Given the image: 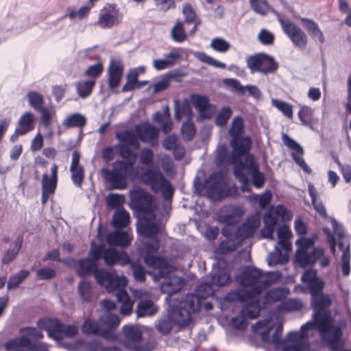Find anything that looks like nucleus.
Here are the masks:
<instances>
[{"label": "nucleus", "instance_id": "a18cd8bd", "mask_svg": "<svg viewBox=\"0 0 351 351\" xmlns=\"http://www.w3.org/2000/svg\"><path fill=\"white\" fill-rule=\"evenodd\" d=\"M331 223L332 226V229L334 232L337 234L338 239V247L339 250L343 252L348 247V251L350 252V244H346L344 243V231L342 226L336 221L335 219L332 218L331 219ZM343 253H342L343 254Z\"/></svg>", "mask_w": 351, "mask_h": 351}, {"label": "nucleus", "instance_id": "f03ea898", "mask_svg": "<svg viewBox=\"0 0 351 351\" xmlns=\"http://www.w3.org/2000/svg\"><path fill=\"white\" fill-rule=\"evenodd\" d=\"M271 280L269 278L263 280L260 285H257L250 289H241L229 292L226 298L228 300H237L243 304V308H247L250 311H258L260 313L261 304L258 298V295L267 289L271 284Z\"/></svg>", "mask_w": 351, "mask_h": 351}, {"label": "nucleus", "instance_id": "f8f14e48", "mask_svg": "<svg viewBox=\"0 0 351 351\" xmlns=\"http://www.w3.org/2000/svg\"><path fill=\"white\" fill-rule=\"evenodd\" d=\"M212 285L211 282L202 283L197 288V293L186 294L180 300L184 302H186L189 297H195L197 302H194L193 304L190 305V306H186V308L191 313L198 312L202 306L203 300L211 294Z\"/></svg>", "mask_w": 351, "mask_h": 351}, {"label": "nucleus", "instance_id": "ddd939ff", "mask_svg": "<svg viewBox=\"0 0 351 351\" xmlns=\"http://www.w3.org/2000/svg\"><path fill=\"white\" fill-rule=\"evenodd\" d=\"M184 281L182 278L178 277L177 276H172L164 280L162 283L161 284L160 289L162 293H167V297L166 298V301L168 302V304L171 302V301L178 299L181 300L184 296L178 297L174 298H171L174 294L179 292L184 286Z\"/></svg>", "mask_w": 351, "mask_h": 351}, {"label": "nucleus", "instance_id": "0eeeda50", "mask_svg": "<svg viewBox=\"0 0 351 351\" xmlns=\"http://www.w3.org/2000/svg\"><path fill=\"white\" fill-rule=\"evenodd\" d=\"M252 139L249 136H239L232 137L230 141V145L232 148L231 153L230 162L234 167L239 166L241 162H243L241 160L244 156V160L248 155H253L249 152L252 147Z\"/></svg>", "mask_w": 351, "mask_h": 351}, {"label": "nucleus", "instance_id": "bf43d9fd", "mask_svg": "<svg viewBox=\"0 0 351 351\" xmlns=\"http://www.w3.org/2000/svg\"><path fill=\"white\" fill-rule=\"evenodd\" d=\"M171 38L173 41L180 43L186 39V34L185 32L182 23L178 21L171 32Z\"/></svg>", "mask_w": 351, "mask_h": 351}, {"label": "nucleus", "instance_id": "4c0bfd02", "mask_svg": "<svg viewBox=\"0 0 351 351\" xmlns=\"http://www.w3.org/2000/svg\"><path fill=\"white\" fill-rule=\"evenodd\" d=\"M115 137L119 141V143L128 145V146H138L137 135L130 130H122L117 132Z\"/></svg>", "mask_w": 351, "mask_h": 351}, {"label": "nucleus", "instance_id": "20e7f679", "mask_svg": "<svg viewBox=\"0 0 351 351\" xmlns=\"http://www.w3.org/2000/svg\"><path fill=\"white\" fill-rule=\"evenodd\" d=\"M144 177L145 182L150 186L152 191L161 192L163 198L167 201L172 199L174 189L160 170L149 169L144 173Z\"/></svg>", "mask_w": 351, "mask_h": 351}, {"label": "nucleus", "instance_id": "393cba45", "mask_svg": "<svg viewBox=\"0 0 351 351\" xmlns=\"http://www.w3.org/2000/svg\"><path fill=\"white\" fill-rule=\"evenodd\" d=\"M106 179L111 185V189L123 190L127 187V178L108 169H103Z\"/></svg>", "mask_w": 351, "mask_h": 351}, {"label": "nucleus", "instance_id": "6e6552de", "mask_svg": "<svg viewBox=\"0 0 351 351\" xmlns=\"http://www.w3.org/2000/svg\"><path fill=\"white\" fill-rule=\"evenodd\" d=\"M322 339L331 350H337L343 346V327L340 325L329 324L319 330Z\"/></svg>", "mask_w": 351, "mask_h": 351}, {"label": "nucleus", "instance_id": "a878e982", "mask_svg": "<svg viewBox=\"0 0 351 351\" xmlns=\"http://www.w3.org/2000/svg\"><path fill=\"white\" fill-rule=\"evenodd\" d=\"M257 226L255 224L254 221L248 219L246 222L242 225L237 227L236 229V239L240 243L241 241L252 237Z\"/></svg>", "mask_w": 351, "mask_h": 351}, {"label": "nucleus", "instance_id": "7ed1b4c3", "mask_svg": "<svg viewBox=\"0 0 351 351\" xmlns=\"http://www.w3.org/2000/svg\"><path fill=\"white\" fill-rule=\"evenodd\" d=\"M130 206L138 217L147 219L148 217H154L156 204L152 195L145 190L138 188L130 191Z\"/></svg>", "mask_w": 351, "mask_h": 351}, {"label": "nucleus", "instance_id": "e2e57ef3", "mask_svg": "<svg viewBox=\"0 0 351 351\" xmlns=\"http://www.w3.org/2000/svg\"><path fill=\"white\" fill-rule=\"evenodd\" d=\"M230 280L229 274L222 270H218L213 274L211 277V284L217 287L224 286Z\"/></svg>", "mask_w": 351, "mask_h": 351}, {"label": "nucleus", "instance_id": "2f4dec72", "mask_svg": "<svg viewBox=\"0 0 351 351\" xmlns=\"http://www.w3.org/2000/svg\"><path fill=\"white\" fill-rule=\"evenodd\" d=\"M62 125L66 128H83L86 124V118L84 115L76 112L69 114L63 121Z\"/></svg>", "mask_w": 351, "mask_h": 351}, {"label": "nucleus", "instance_id": "c9c22d12", "mask_svg": "<svg viewBox=\"0 0 351 351\" xmlns=\"http://www.w3.org/2000/svg\"><path fill=\"white\" fill-rule=\"evenodd\" d=\"M23 242L22 237L19 236L16 239L14 242V247L12 249L9 248L5 252L1 260L3 264H9L15 258L22 247Z\"/></svg>", "mask_w": 351, "mask_h": 351}, {"label": "nucleus", "instance_id": "6e6d98bb", "mask_svg": "<svg viewBox=\"0 0 351 351\" xmlns=\"http://www.w3.org/2000/svg\"><path fill=\"white\" fill-rule=\"evenodd\" d=\"M304 305L301 300L298 299H289L282 302L278 306V308L285 312H293L300 311Z\"/></svg>", "mask_w": 351, "mask_h": 351}, {"label": "nucleus", "instance_id": "4be33fe9", "mask_svg": "<svg viewBox=\"0 0 351 351\" xmlns=\"http://www.w3.org/2000/svg\"><path fill=\"white\" fill-rule=\"evenodd\" d=\"M136 135L138 139L139 138L143 143H152L158 136V129L147 123H144L138 125L136 127Z\"/></svg>", "mask_w": 351, "mask_h": 351}, {"label": "nucleus", "instance_id": "f257e3e1", "mask_svg": "<svg viewBox=\"0 0 351 351\" xmlns=\"http://www.w3.org/2000/svg\"><path fill=\"white\" fill-rule=\"evenodd\" d=\"M194 302H197L195 297H189L186 302L175 299L169 304L168 313L162 317L156 324L157 330L162 335L169 334L174 325L179 327H186L191 322V313L187 310Z\"/></svg>", "mask_w": 351, "mask_h": 351}, {"label": "nucleus", "instance_id": "338daca9", "mask_svg": "<svg viewBox=\"0 0 351 351\" xmlns=\"http://www.w3.org/2000/svg\"><path fill=\"white\" fill-rule=\"evenodd\" d=\"M232 110L230 107H223L216 117L215 123L217 125L223 127L227 124L228 119L232 115Z\"/></svg>", "mask_w": 351, "mask_h": 351}, {"label": "nucleus", "instance_id": "1a4fd4ad", "mask_svg": "<svg viewBox=\"0 0 351 351\" xmlns=\"http://www.w3.org/2000/svg\"><path fill=\"white\" fill-rule=\"evenodd\" d=\"M117 14L118 10L116 5L107 3L100 10L96 25L104 29H111L121 22V19L119 18Z\"/></svg>", "mask_w": 351, "mask_h": 351}, {"label": "nucleus", "instance_id": "69168bd1", "mask_svg": "<svg viewBox=\"0 0 351 351\" xmlns=\"http://www.w3.org/2000/svg\"><path fill=\"white\" fill-rule=\"evenodd\" d=\"M243 126V118L241 116L235 117L232 121V125L229 130V134L231 138L241 136V133Z\"/></svg>", "mask_w": 351, "mask_h": 351}, {"label": "nucleus", "instance_id": "6ab92c4d", "mask_svg": "<svg viewBox=\"0 0 351 351\" xmlns=\"http://www.w3.org/2000/svg\"><path fill=\"white\" fill-rule=\"evenodd\" d=\"M322 256L324 250L322 248H314L311 253L308 251L295 253V261L301 267H306L313 265Z\"/></svg>", "mask_w": 351, "mask_h": 351}, {"label": "nucleus", "instance_id": "cd10ccee", "mask_svg": "<svg viewBox=\"0 0 351 351\" xmlns=\"http://www.w3.org/2000/svg\"><path fill=\"white\" fill-rule=\"evenodd\" d=\"M130 221L129 213L121 207L114 213L111 223L115 230H119L127 227Z\"/></svg>", "mask_w": 351, "mask_h": 351}, {"label": "nucleus", "instance_id": "2eb2a0df", "mask_svg": "<svg viewBox=\"0 0 351 351\" xmlns=\"http://www.w3.org/2000/svg\"><path fill=\"white\" fill-rule=\"evenodd\" d=\"M263 273L261 269L256 267H246L239 276L237 277V280L243 287H254L260 285L263 280H260L263 276Z\"/></svg>", "mask_w": 351, "mask_h": 351}, {"label": "nucleus", "instance_id": "c85d7f7f", "mask_svg": "<svg viewBox=\"0 0 351 351\" xmlns=\"http://www.w3.org/2000/svg\"><path fill=\"white\" fill-rule=\"evenodd\" d=\"M78 265L77 274L82 278H84L91 274H94L98 267L97 263L89 257L80 259L78 262Z\"/></svg>", "mask_w": 351, "mask_h": 351}, {"label": "nucleus", "instance_id": "8fccbe9b", "mask_svg": "<svg viewBox=\"0 0 351 351\" xmlns=\"http://www.w3.org/2000/svg\"><path fill=\"white\" fill-rule=\"evenodd\" d=\"M264 54L265 53H258L246 58V64L251 73H259Z\"/></svg>", "mask_w": 351, "mask_h": 351}, {"label": "nucleus", "instance_id": "f704fd0d", "mask_svg": "<svg viewBox=\"0 0 351 351\" xmlns=\"http://www.w3.org/2000/svg\"><path fill=\"white\" fill-rule=\"evenodd\" d=\"M130 267L132 272L134 279L140 282H143L146 280V274L152 275V272L147 271L139 261H131L130 260Z\"/></svg>", "mask_w": 351, "mask_h": 351}, {"label": "nucleus", "instance_id": "4468645a", "mask_svg": "<svg viewBox=\"0 0 351 351\" xmlns=\"http://www.w3.org/2000/svg\"><path fill=\"white\" fill-rule=\"evenodd\" d=\"M104 261L110 267L116 264L124 266L130 263V256L126 252L118 251L113 246H110L105 250Z\"/></svg>", "mask_w": 351, "mask_h": 351}, {"label": "nucleus", "instance_id": "5701e85b", "mask_svg": "<svg viewBox=\"0 0 351 351\" xmlns=\"http://www.w3.org/2000/svg\"><path fill=\"white\" fill-rule=\"evenodd\" d=\"M165 59H155L153 60V66L156 71H162L171 67L176 64L181 58V53L177 50L171 51L164 55Z\"/></svg>", "mask_w": 351, "mask_h": 351}, {"label": "nucleus", "instance_id": "9b49d317", "mask_svg": "<svg viewBox=\"0 0 351 351\" xmlns=\"http://www.w3.org/2000/svg\"><path fill=\"white\" fill-rule=\"evenodd\" d=\"M239 166L243 167V171L247 170L251 176L252 184L256 188L263 187L265 182V176L263 172L259 171L258 165L256 162L254 155L247 156L244 162H241Z\"/></svg>", "mask_w": 351, "mask_h": 351}, {"label": "nucleus", "instance_id": "58836bf2", "mask_svg": "<svg viewBox=\"0 0 351 351\" xmlns=\"http://www.w3.org/2000/svg\"><path fill=\"white\" fill-rule=\"evenodd\" d=\"M331 304V299L323 293L311 295V305L313 309L326 310Z\"/></svg>", "mask_w": 351, "mask_h": 351}, {"label": "nucleus", "instance_id": "3c124183", "mask_svg": "<svg viewBox=\"0 0 351 351\" xmlns=\"http://www.w3.org/2000/svg\"><path fill=\"white\" fill-rule=\"evenodd\" d=\"M125 338L132 342H139L142 339L141 331L135 326L125 325L123 328Z\"/></svg>", "mask_w": 351, "mask_h": 351}, {"label": "nucleus", "instance_id": "412c9836", "mask_svg": "<svg viewBox=\"0 0 351 351\" xmlns=\"http://www.w3.org/2000/svg\"><path fill=\"white\" fill-rule=\"evenodd\" d=\"M132 237L127 231L116 230L110 232L106 237V241L110 246L127 247L131 243Z\"/></svg>", "mask_w": 351, "mask_h": 351}, {"label": "nucleus", "instance_id": "7c9ffc66", "mask_svg": "<svg viewBox=\"0 0 351 351\" xmlns=\"http://www.w3.org/2000/svg\"><path fill=\"white\" fill-rule=\"evenodd\" d=\"M300 20L312 38H317L321 44L325 42L324 34L317 23L312 19L304 17L301 18Z\"/></svg>", "mask_w": 351, "mask_h": 351}, {"label": "nucleus", "instance_id": "4d7b16f0", "mask_svg": "<svg viewBox=\"0 0 351 351\" xmlns=\"http://www.w3.org/2000/svg\"><path fill=\"white\" fill-rule=\"evenodd\" d=\"M233 173L241 184V190L243 192H250L251 189L249 186V179L243 171V167L241 166L234 167Z\"/></svg>", "mask_w": 351, "mask_h": 351}, {"label": "nucleus", "instance_id": "72a5a7b5", "mask_svg": "<svg viewBox=\"0 0 351 351\" xmlns=\"http://www.w3.org/2000/svg\"><path fill=\"white\" fill-rule=\"evenodd\" d=\"M118 150L119 155L123 158L125 163H130V165L134 166L136 160V154L130 148V146L123 143H118L114 146Z\"/></svg>", "mask_w": 351, "mask_h": 351}, {"label": "nucleus", "instance_id": "aec40b11", "mask_svg": "<svg viewBox=\"0 0 351 351\" xmlns=\"http://www.w3.org/2000/svg\"><path fill=\"white\" fill-rule=\"evenodd\" d=\"M258 315L257 310L250 311L247 308H242L237 316L231 319L230 324L234 328L244 330L248 325L247 319H254Z\"/></svg>", "mask_w": 351, "mask_h": 351}, {"label": "nucleus", "instance_id": "774afa93", "mask_svg": "<svg viewBox=\"0 0 351 351\" xmlns=\"http://www.w3.org/2000/svg\"><path fill=\"white\" fill-rule=\"evenodd\" d=\"M210 47L216 51L225 53L229 50L230 44L225 39L217 37L212 40Z\"/></svg>", "mask_w": 351, "mask_h": 351}, {"label": "nucleus", "instance_id": "603ef678", "mask_svg": "<svg viewBox=\"0 0 351 351\" xmlns=\"http://www.w3.org/2000/svg\"><path fill=\"white\" fill-rule=\"evenodd\" d=\"M285 297V291L283 288H274L267 291L265 295V302L272 304L281 301Z\"/></svg>", "mask_w": 351, "mask_h": 351}, {"label": "nucleus", "instance_id": "49530a36", "mask_svg": "<svg viewBox=\"0 0 351 351\" xmlns=\"http://www.w3.org/2000/svg\"><path fill=\"white\" fill-rule=\"evenodd\" d=\"M95 84V80H94L76 83L77 93L80 97L84 99L88 97L91 94Z\"/></svg>", "mask_w": 351, "mask_h": 351}, {"label": "nucleus", "instance_id": "de8ad7c7", "mask_svg": "<svg viewBox=\"0 0 351 351\" xmlns=\"http://www.w3.org/2000/svg\"><path fill=\"white\" fill-rule=\"evenodd\" d=\"M34 117L31 112H25L19 119L18 126L22 132H25V134L34 128Z\"/></svg>", "mask_w": 351, "mask_h": 351}, {"label": "nucleus", "instance_id": "dca6fc26", "mask_svg": "<svg viewBox=\"0 0 351 351\" xmlns=\"http://www.w3.org/2000/svg\"><path fill=\"white\" fill-rule=\"evenodd\" d=\"M236 229L237 227L234 226H224L221 230V233L228 240L221 241L219 245L220 251L223 254H228L232 252L237 248V244L235 241L236 239Z\"/></svg>", "mask_w": 351, "mask_h": 351}, {"label": "nucleus", "instance_id": "9d476101", "mask_svg": "<svg viewBox=\"0 0 351 351\" xmlns=\"http://www.w3.org/2000/svg\"><path fill=\"white\" fill-rule=\"evenodd\" d=\"M282 140L285 146L293 151L291 153V157L295 162L302 168L305 173L308 174L311 173L312 170L305 162L303 158L304 154L303 147L295 140L285 133H282Z\"/></svg>", "mask_w": 351, "mask_h": 351}, {"label": "nucleus", "instance_id": "c756f323", "mask_svg": "<svg viewBox=\"0 0 351 351\" xmlns=\"http://www.w3.org/2000/svg\"><path fill=\"white\" fill-rule=\"evenodd\" d=\"M308 192L315 211L323 218H326L328 215L325 206L322 200L317 199V193L316 192L314 185L311 183H308Z\"/></svg>", "mask_w": 351, "mask_h": 351}, {"label": "nucleus", "instance_id": "e433bc0d", "mask_svg": "<svg viewBox=\"0 0 351 351\" xmlns=\"http://www.w3.org/2000/svg\"><path fill=\"white\" fill-rule=\"evenodd\" d=\"M150 241L143 243V245L138 250L141 257L146 255H154L160 248V240L158 238L149 239Z\"/></svg>", "mask_w": 351, "mask_h": 351}, {"label": "nucleus", "instance_id": "680f3d73", "mask_svg": "<svg viewBox=\"0 0 351 351\" xmlns=\"http://www.w3.org/2000/svg\"><path fill=\"white\" fill-rule=\"evenodd\" d=\"M82 331L86 335H99L100 333V326L98 323L90 319H86L82 326Z\"/></svg>", "mask_w": 351, "mask_h": 351}, {"label": "nucleus", "instance_id": "13d9d810", "mask_svg": "<svg viewBox=\"0 0 351 351\" xmlns=\"http://www.w3.org/2000/svg\"><path fill=\"white\" fill-rule=\"evenodd\" d=\"M181 133L183 138L186 141H190L194 138L196 134V129L191 119H189L182 123Z\"/></svg>", "mask_w": 351, "mask_h": 351}, {"label": "nucleus", "instance_id": "79ce46f5", "mask_svg": "<svg viewBox=\"0 0 351 351\" xmlns=\"http://www.w3.org/2000/svg\"><path fill=\"white\" fill-rule=\"evenodd\" d=\"M313 311L312 322H315V326L319 330H321L328 326L326 324L330 319V312L326 310L313 309Z\"/></svg>", "mask_w": 351, "mask_h": 351}, {"label": "nucleus", "instance_id": "bb28decb", "mask_svg": "<svg viewBox=\"0 0 351 351\" xmlns=\"http://www.w3.org/2000/svg\"><path fill=\"white\" fill-rule=\"evenodd\" d=\"M157 311V307L151 300H140L136 308L137 317H152L156 315Z\"/></svg>", "mask_w": 351, "mask_h": 351}, {"label": "nucleus", "instance_id": "c03bdc74", "mask_svg": "<svg viewBox=\"0 0 351 351\" xmlns=\"http://www.w3.org/2000/svg\"><path fill=\"white\" fill-rule=\"evenodd\" d=\"M64 324L58 318H53L51 328L48 331V337L53 340L60 341L63 338Z\"/></svg>", "mask_w": 351, "mask_h": 351}, {"label": "nucleus", "instance_id": "423d86ee", "mask_svg": "<svg viewBox=\"0 0 351 351\" xmlns=\"http://www.w3.org/2000/svg\"><path fill=\"white\" fill-rule=\"evenodd\" d=\"M206 193L209 198L221 200L229 195V188L227 187L224 176L221 171L212 173L206 180Z\"/></svg>", "mask_w": 351, "mask_h": 351}, {"label": "nucleus", "instance_id": "37998d69", "mask_svg": "<svg viewBox=\"0 0 351 351\" xmlns=\"http://www.w3.org/2000/svg\"><path fill=\"white\" fill-rule=\"evenodd\" d=\"M29 275V271L27 269H21L17 273L9 277L7 289L8 290H13L16 289Z\"/></svg>", "mask_w": 351, "mask_h": 351}, {"label": "nucleus", "instance_id": "864d4df0", "mask_svg": "<svg viewBox=\"0 0 351 351\" xmlns=\"http://www.w3.org/2000/svg\"><path fill=\"white\" fill-rule=\"evenodd\" d=\"M138 72L136 69H132L127 74V82L122 87L121 91L123 93L132 91L136 89V84L138 83Z\"/></svg>", "mask_w": 351, "mask_h": 351}, {"label": "nucleus", "instance_id": "052dcab7", "mask_svg": "<svg viewBox=\"0 0 351 351\" xmlns=\"http://www.w3.org/2000/svg\"><path fill=\"white\" fill-rule=\"evenodd\" d=\"M250 7L256 13L266 16L269 11V4L267 0H249Z\"/></svg>", "mask_w": 351, "mask_h": 351}, {"label": "nucleus", "instance_id": "a19ab883", "mask_svg": "<svg viewBox=\"0 0 351 351\" xmlns=\"http://www.w3.org/2000/svg\"><path fill=\"white\" fill-rule=\"evenodd\" d=\"M262 62L259 73L263 75L274 73L278 68V63L268 54H264Z\"/></svg>", "mask_w": 351, "mask_h": 351}, {"label": "nucleus", "instance_id": "5fc2aeb1", "mask_svg": "<svg viewBox=\"0 0 351 351\" xmlns=\"http://www.w3.org/2000/svg\"><path fill=\"white\" fill-rule=\"evenodd\" d=\"M29 105L36 111L41 110L43 108L44 98L41 94L36 91H29L27 95Z\"/></svg>", "mask_w": 351, "mask_h": 351}, {"label": "nucleus", "instance_id": "f3484780", "mask_svg": "<svg viewBox=\"0 0 351 351\" xmlns=\"http://www.w3.org/2000/svg\"><path fill=\"white\" fill-rule=\"evenodd\" d=\"M191 98L192 103L194 104L202 118L205 119L211 118L213 114V108L210 104L209 99L207 96L193 93L191 95Z\"/></svg>", "mask_w": 351, "mask_h": 351}, {"label": "nucleus", "instance_id": "b1692460", "mask_svg": "<svg viewBox=\"0 0 351 351\" xmlns=\"http://www.w3.org/2000/svg\"><path fill=\"white\" fill-rule=\"evenodd\" d=\"M136 231L145 239L158 238L157 234L160 231V225L147 220L145 222L137 224Z\"/></svg>", "mask_w": 351, "mask_h": 351}, {"label": "nucleus", "instance_id": "ea45409f", "mask_svg": "<svg viewBox=\"0 0 351 351\" xmlns=\"http://www.w3.org/2000/svg\"><path fill=\"white\" fill-rule=\"evenodd\" d=\"M77 292L83 302H90L93 298L91 283L87 280H82L77 286Z\"/></svg>", "mask_w": 351, "mask_h": 351}, {"label": "nucleus", "instance_id": "09e8293b", "mask_svg": "<svg viewBox=\"0 0 351 351\" xmlns=\"http://www.w3.org/2000/svg\"><path fill=\"white\" fill-rule=\"evenodd\" d=\"M125 283L126 280L124 276L119 277L114 272H112L105 287L108 291L112 292L119 289V288L123 287Z\"/></svg>", "mask_w": 351, "mask_h": 351}, {"label": "nucleus", "instance_id": "a211bd4d", "mask_svg": "<svg viewBox=\"0 0 351 351\" xmlns=\"http://www.w3.org/2000/svg\"><path fill=\"white\" fill-rule=\"evenodd\" d=\"M123 71V66L119 60H111L108 68V84L110 89L117 88L119 85Z\"/></svg>", "mask_w": 351, "mask_h": 351}, {"label": "nucleus", "instance_id": "473e14b6", "mask_svg": "<svg viewBox=\"0 0 351 351\" xmlns=\"http://www.w3.org/2000/svg\"><path fill=\"white\" fill-rule=\"evenodd\" d=\"M175 106V118L177 120H180L184 115L192 116L193 110L191 107L190 101L185 99L182 102L178 99L174 100Z\"/></svg>", "mask_w": 351, "mask_h": 351}, {"label": "nucleus", "instance_id": "0e129e2a", "mask_svg": "<svg viewBox=\"0 0 351 351\" xmlns=\"http://www.w3.org/2000/svg\"><path fill=\"white\" fill-rule=\"evenodd\" d=\"M133 166L130 163H125L124 160H117L113 163L112 168L110 171L118 173L127 178L128 173Z\"/></svg>", "mask_w": 351, "mask_h": 351}, {"label": "nucleus", "instance_id": "39448f33", "mask_svg": "<svg viewBox=\"0 0 351 351\" xmlns=\"http://www.w3.org/2000/svg\"><path fill=\"white\" fill-rule=\"evenodd\" d=\"M277 19L284 34L289 38L293 45L298 48L304 49L307 44L308 38L303 30L290 20H285L278 13Z\"/></svg>", "mask_w": 351, "mask_h": 351}]
</instances>
